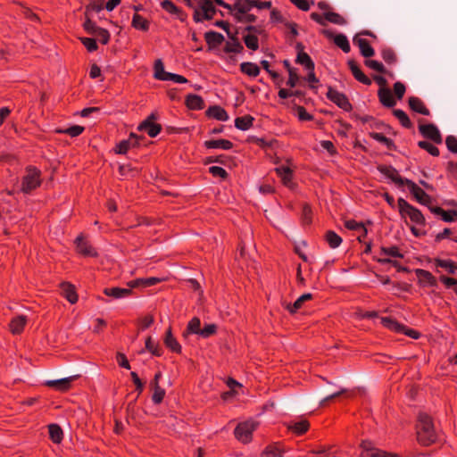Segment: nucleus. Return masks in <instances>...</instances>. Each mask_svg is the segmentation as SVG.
<instances>
[{
    "label": "nucleus",
    "mask_w": 457,
    "mask_h": 457,
    "mask_svg": "<svg viewBox=\"0 0 457 457\" xmlns=\"http://www.w3.org/2000/svg\"><path fill=\"white\" fill-rule=\"evenodd\" d=\"M370 136L375 140L386 145L388 148H391L392 146H394L393 141L391 139L386 137L384 135H382L380 133L374 132V133H371Z\"/></svg>",
    "instance_id": "5fc2aeb1"
},
{
    "label": "nucleus",
    "mask_w": 457,
    "mask_h": 457,
    "mask_svg": "<svg viewBox=\"0 0 457 457\" xmlns=\"http://www.w3.org/2000/svg\"><path fill=\"white\" fill-rule=\"evenodd\" d=\"M445 145L449 151L457 154V138L454 136H448L445 138Z\"/></svg>",
    "instance_id": "13d9d810"
},
{
    "label": "nucleus",
    "mask_w": 457,
    "mask_h": 457,
    "mask_svg": "<svg viewBox=\"0 0 457 457\" xmlns=\"http://www.w3.org/2000/svg\"><path fill=\"white\" fill-rule=\"evenodd\" d=\"M164 344L167 347H169L170 350L179 353L181 350L180 345L178 343L176 338L173 337L171 333V329L169 328L166 332L165 337H164Z\"/></svg>",
    "instance_id": "cd10ccee"
},
{
    "label": "nucleus",
    "mask_w": 457,
    "mask_h": 457,
    "mask_svg": "<svg viewBox=\"0 0 457 457\" xmlns=\"http://www.w3.org/2000/svg\"><path fill=\"white\" fill-rule=\"evenodd\" d=\"M308 428L309 422L306 420H299L288 424V428L298 435L303 434L307 431Z\"/></svg>",
    "instance_id": "a878e982"
},
{
    "label": "nucleus",
    "mask_w": 457,
    "mask_h": 457,
    "mask_svg": "<svg viewBox=\"0 0 457 457\" xmlns=\"http://www.w3.org/2000/svg\"><path fill=\"white\" fill-rule=\"evenodd\" d=\"M345 225L350 230H361L363 231V235H367V229L363 227V225L353 220H346Z\"/></svg>",
    "instance_id": "603ef678"
},
{
    "label": "nucleus",
    "mask_w": 457,
    "mask_h": 457,
    "mask_svg": "<svg viewBox=\"0 0 457 457\" xmlns=\"http://www.w3.org/2000/svg\"><path fill=\"white\" fill-rule=\"evenodd\" d=\"M209 171L215 177H220L222 179H226L228 177V172L223 168L219 166L210 167Z\"/></svg>",
    "instance_id": "e2e57ef3"
},
{
    "label": "nucleus",
    "mask_w": 457,
    "mask_h": 457,
    "mask_svg": "<svg viewBox=\"0 0 457 457\" xmlns=\"http://www.w3.org/2000/svg\"><path fill=\"white\" fill-rule=\"evenodd\" d=\"M378 96L381 104L386 107H394L396 104V100L392 96L390 89L386 87H380Z\"/></svg>",
    "instance_id": "4468645a"
},
{
    "label": "nucleus",
    "mask_w": 457,
    "mask_h": 457,
    "mask_svg": "<svg viewBox=\"0 0 457 457\" xmlns=\"http://www.w3.org/2000/svg\"><path fill=\"white\" fill-rule=\"evenodd\" d=\"M253 120L250 115L238 117L235 120V126L238 129L246 130L252 126Z\"/></svg>",
    "instance_id": "c9c22d12"
},
{
    "label": "nucleus",
    "mask_w": 457,
    "mask_h": 457,
    "mask_svg": "<svg viewBox=\"0 0 457 457\" xmlns=\"http://www.w3.org/2000/svg\"><path fill=\"white\" fill-rule=\"evenodd\" d=\"M365 64L368 67H370V69L375 70V71H377L378 72H382L383 73V72L386 71L384 65L381 62H378V61L367 60V61H365Z\"/></svg>",
    "instance_id": "680f3d73"
},
{
    "label": "nucleus",
    "mask_w": 457,
    "mask_h": 457,
    "mask_svg": "<svg viewBox=\"0 0 457 457\" xmlns=\"http://www.w3.org/2000/svg\"><path fill=\"white\" fill-rule=\"evenodd\" d=\"M206 114L209 116V117H212V118H215L219 120H228V113L226 112V111L218 106V105H213V106H211L207 111H206Z\"/></svg>",
    "instance_id": "b1692460"
},
{
    "label": "nucleus",
    "mask_w": 457,
    "mask_h": 457,
    "mask_svg": "<svg viewBox=\"0 0 457 457\" xmlns=\"http://www.w3.org/2000/svg\"><path fill=\"white\" fill-rule=\"evenodd\" d=\"M296 62L304 65L308 71L314 70V62L306 53H297Z\"/></svg>",
    "instance_id": "ea45409f"
},
{
    "label": "nucleus",
    "mask_w": 457,
    "mask_h": 457,
    "mask_svg": "<svg viewBox=\"0 0 457 457\" xmlns=\"http://www.w3.org/2000/svg\"><path fill=\"white\" fill-rule=\"evenodd\" d=\"M217 326L215 324H206L200 332V336L203 337H209L216 332Z\"/></svg>",
    "instance_id": "bf43d9fd"
},
{
    "label": "nucleus",
    "mask_w": 457,
    "mask_h": 457,
    "mask_svg": "<svg viewBox=\"0 0 457 457\" xmlns=\"http://www.w3.org/2000/svg\"><path fill=\"white\" fill-rule=\"evenodd\" d=\"M409 106L412 111L416 112L421 113L423 115L430 114L429 110L424 105L423 102L416 96H411L409 98Z\"/></svg>",
    "instance_id": "a211bd4d"
},
{
    "label": "nucleus",
    "mask_w": 457,
    "mask_h": 457,
    "mask_svg": "<svg viewBox=\"0 0 457 457\" xmlns=\"http://www.w3.org/2000/svg\"><path fill=\"white\" fill-rule=\"evenodd\" d=\"M415 272L420 283H425L429 286H436V280L429 271L418 269Z\"/></svg>",
    "instance_id": "bb28decb"
},
{
    "label": "nucleus",
    "mask_w": 457,
    "mask_h": 457,
    "mask_svg": "<svg viewBox=\"0 0 457 457\" xmlns=\"http://www.w3.org/2000/svg\"><path fill=\"white\" fill-rule=\"evenodd\" d=\"M204 145L208 148H221L224 150H228L233 146V144L226 139L209 140L205 141Z\"/></svg>",
    "instance_id": "c756f323"
},
{
    "label": "nucleus",
    "mask_w": 457,
    "mask_h": 457,
    "mask_svg": "<svg viewBox=\"0 0 457 457\" xmlns=\"http://www.w3.org/2000/svg\"><path fill=\"white\" fill-rule=\"evenodd\" d=\"M394 115L399 120L402 125L405 128H411L412 123L411 122L407 114L400 109H395L393 111Z\"/></svg>",
    "instance_id": "49530a36"
},
{
    "label": "nucleus",
    "mask_w": 457,
    "mask_h": 457,
    "mask_svg": "<svg viewBox=\"0 0 457 457\" xmlns=\"http://www.w3.org/2000/svg\"><path fill=\"white\" fill-rule=\"evenodd\" d=\"M405 186H407L411 191V193L414 195L415 199L421 204H424L429 208L432 206L431 197L426 194L424 190L420 188L414 182L410 179H406Z\"/></svg>",
    "instance_id": "0eeeda50"
},
{
    "label": "nucleus",
    "mask_w": 457,
    "mask_h": 457,
    "mask_svg": "<svg viewBox=\"0 0 457 457\" xmlns=\"http://www.w3.org/2000/svg\"><path fill=\"white\" fill-rule=\"evenodd\" d=\"M80 41L87 47V49L90 52H93L97 49V44L95 39L90 37H80Z\"/></svg>",
    "instance_id": "052dcab7"
},
{
    "label": "nucleus",
    "mask_w": 457,
    "mask_h": 457,
    "mask_svg": "<svg viewBox=\"0 0 457 457\" xmlns=\"http://www.w3.org/2000/svg\"><path fill=\"white\" fill-rule=\"evenodd\" d=\"M162 281V278L156 277H151L148 278H138L136 283H141L143 287L154 286Z\"/></svg>",
    "instance_id": "4d7b16f0"
},
{
    "label": "nucleus",
    "mask_w": 457,
    "mask_h": 457,
    "mask_svg": "<svg viewBox=\"0 0 457 457\" xmlns=\"http://www.w3.org/2000/svg\"><path fill=\"white\" fill-rule=\"evenodd\" d=\"M84 129H85L82 126L74 125L66 129H58L57 132L58 133H65V134L70 135L71 137H77V136L80 135L84 131Z\"/></svg>",
    "instance_id": "8fccbe9b"
},
{
    "label": "nucleus",
    "mask_w": 457,
    "mask_h": 457,
    "mask_svg": "<svg viewBox=\"0 0 457 457\" xmlns=\"http://www.w3.org/2000/svg\"><path fill=\"white\" fill-rule=\"evenodd\" d=\"M348 66L353 75L358 81L365 85L371 84V80L366 75L363 74V72L361 71V69L358 67V65L355 63L353 60L348 61Z\"/></svg>",
    "instance_id": "f3484780"
},
{
    "label": "nucleus",
    "mask_w": 457,
    "mask_h": 457,
    "mask_svg": "<svg viewBox=\"0 0 457 457\" xmlns=\"http://www.w3.org/2000/svg\"><path fill=\"white\" fill-rule=\"evenodd\" d=\"M49 436L54 443L59 444L62 439V429L57 424H50L48 426Z\"/></svg>",
    "instance_id": "e433bc0d"
},
{
    "label": "nucleus",
    "mask_w": 457,
    "mask_h": 457,
    "mask_svg": "<svg viewBox=\"0 0 457 457\" xmlns=\"http://www.w3.org/2000/svg\"><path fill=\"white\" fill-rule=\"evenodd\" d=\"M416 428L417 439L420 444L429 445L437 440V434L432 419L427 413L421 412L419 414Z\"/></svg>",
    "instance_id": "f257e3e1"
},
{
    "label": "nucleus",
    "mask_w": 457,
    "mask_h": 457,
    "mask_svg": "<svg viewBox=\"0 0 457 457\" xmlns=\"http://www.w3.org/2000/svg\"><path fill=\"white\" fill-rule=\"evenodd\" d=\"M162 6L166 11L170 12V13H177L179 12L178 7L170 0H164L162 2Z\"/></svg>",
    "instance_id": "774afa93"
},
{
    "label": "nucleus",
    "mask_w": 457,
    "mask_h": 457,
    "mask_svg": "<svg viewBox=\"0 0 457 457\" xmlns=\"http://www.w3.org/2000/svg\"><path fill=\"white\" fill-rule=\"evenodd\" d=\"M378 170L385 175L386 178L390 179L398 186H404L407 179H403L399 176L398 171L392 166L379 165L378 166Z\"/></svg>",
    "instance_id": "9d476101"
},
{
    "label": "nucleus",
    "mask_w": 457,
    "mask_h": 457,
    "mask_svg": "<svg viewBox=\"0 0 457 457\" xmlns=\"http://www.w3.org/2000/svg\"><path fill=\"white\" fill-rule=\"evenodd\" d=\"M76 248L77 251L87 256H96V253L92 249L91 245H89L83 237H78L76 241Z\"/></svg>",
    "instance_id": "412c9836"
},
{
    "label": "nucleus",
    "mask_w": 457,
    "mask_h": 457,
    "mask_svg": "<svg viewBox=\"0 0 457 457\" xmlns=\"http://www.w3.org/2000/svg\"><path fill=\"white\" fill-rule=\"evenodd\" d=\"M327 97L345 111H350L352 109V104L349 103L347 97L332 87H328Z\"/></svg>",
    "instance_id": "6e6552de"
},
{
    "label": "nucleus",
    "mask_w": 457,
    "mask_h": 457,
    "mask_svg": "<svg viewBox=\"0 0 457 457\" xmlns=\"http://www.w3.org/2000/svg\"><path fill=\"white\" fill-rule=\"evenodd\" d=\"M325 20L337 25H345L346 21L339 13L333 12H326L324 13Z\"/></svg>",
    "instance_id": "a19ab883"
},
{
    "label": "nucleus",
    "mask_w": 457,
    "mask_h": 457,
    "mask_svg": "<svg viewBox=\"0 0 457 457\" xmlns=\"http://www.w3.org/2000/svg\"><path fill=\"white\" fill-rule=\"evenodd\" d=\"M244 41L245 46L252 50H257L259 47L258 38L253 35H246Z\"/></svg>",
    "instance_id": "864d4df0"
},
{
    "label": "nucleus",
    "mask_w": 457,
    "mask_h": 457,
    "mask_svg": "<svg viewBox=\"0 0 457 457\" xmlns=\"http://www.w3.org/2000/svg\"><path fill=\"white\" fill-rule=\"evenodd\" d=\"M257 424L253 421L240 423L235 428L236 437L243 443H248L252 438V433L256 428Z\"/></svg>",
    "instance_id": "20e7f679"
},
{
    "label": "nucleus",
    "mask_w": 457,
    "mask_h": 457,
    "mask_svg": "<svg viewBox=\"0 0 457 457\" xmlns=\"http://www.w3.org/2000/svg\"><path fill=\"white\" fill-rule=\"evenodd\" d=\"M419 129L420 133L425 137L431 140H433L436 144H441L443 139L441 133L437 127L434 124H420L419 126Z\"/></svg>",
    "instance_id": "1a4fd4ad"
},
{
    "label": "nucleus",
    "mask_w": 457,
    "mask_h": 457,
    "mask_svg": "<svg viewBox=\"0 0 457 457\" xmlns=\"http://www.w3.org/2000/svg\"><path fill=\"white\" fill-rule=\"evenodd\" d=\"M132 26L137 29L147 30L148 21L138 14H134L132 19Z\"/></svg>",
    "instance_id": "de8ad7c7"
},
{
    "label": "nucleus",
    "mask_w": 457,
    "mask_h": 457,
    "mask_svg": "<svg viewBox=\"0 0 457 457\" xmlns=\"http://www.w3.org/2000/svg\"><path fill=\"white\" fill-rule=\"evenodd\" d=\"M435 263L437 267L445 269L450 274H454L457 270V266L450 260L436 259Z\"/></svg>",
    "instance_id": "79ce46f5"
},
{
    "label": "nucleus",
    "mask_w": 457,
    "mask_h": 457,
    "mask_svg": "<svg viewBox=\"0 0 457 457\" xmlns=\"http://www.w3.org/2000/svg\"><path fill=\"white\" fill-rule=\"evenodd\" d=\"M326 240L332 248L338 247L342 243V238L332 230L326 233Z\"/></svg>",
    "instance_id": "c03bdc74"
},
{
    "label": "nucleus",
    "mask_w": 457,
    "mask_h": 457,
    "mask_svg": "<svg viewBox=\"0 0 457 457\" xmlns=\"http://www.w3.org/2000/svg\"><path fill=\"white\" fill-rule=\"evenodd\" d=\"M198 4L199 9L203 12L204 19L212 20L214 13L216 12V8L212 4L210 0H195Z\"/></svg>",
    "instance_id": "ddd939ff"
},
{
    "label": "nucleus",
    "mask_w": 457,
    "mask_h": 457,
    "mask_svg": "<svg viewBox=\"0 0 457 457\" xmlns=\"http://www.w3.org/2000/svg\"><path fill=\"white\" fill-rule=\"evenodd\" d=\"M231 39L230 42H227L225 51L228 53H239L243 50V46L240 44L238 39L232 34L228 36Z\"/></svg>",
    "instance_id": "f704fd0d"
},
{
    "label": "nucleus",
    "mask_w": 457,
    "mask_h": 457,
    "mask_svg": "<svg viewBox=\"0 0 457 457\" xmlns=\"http://www.w3.org/2000/svg\"><path fill=\"white\" fill-rule=\"evenodd\" d=\"M381 321L383 325L386 328H388L391 330L401 332L411 338H419L420 333L413 329L406 328L403 325L398 323L396 320H394L390 318H382Z\"/></svg>",
    "instance_id": "423d86ee"
},
{
    "label": "nucleus",
    "mask_w": 457,
    "mask_h": 457,
    "mask_svg": "<svg viewBox=\"0 0 457 457\" xmlns=\"http://www.w3.org/2000/svg\"><path fill=\"white\" fill-rule=\"evenodd\" d=\"M137 129L144 130L151 137H154L160 133L162 127H161V125L154 123V122L143 121L139 124V126L137 127Z\"/></svg>",
    "instance_id": "aec40b11"
},
{
    "label": "nucleus",
    "mask_w": 457,
    "mask_h": 457,
    "mask_svg": "<svg viewBox=\"0 0 457 457\" xmlns=\"http://www.w3.org/2000/svg\"><path fill=\"white\" fill-rule=\"evenodd\" d=\"M240 70L250 77H256L260 73V68L253 62H242L240 64Z\"/></svg>",
    "instance_id": "72a5a7b5"
},
{
    "label": "nucleus",
    "mask_w": 457,
    "mask_h": 457,
    "mask_svg": "<svg viewBox=\"0 0 457 457\" xmlns=\"http://www.w3.org/2000/svg\"><path fill=\"white\" fill-rule=\"evenodd\" d=\"M253 7H255V0H244L243 3H236L233 5V10H237L240 13H247Z\"/></svg>",
    "instance_id": "4c0bfd02"
},
{
    "label": "nucleus",
    "mask_w": 457,
    "mask_h": 457,
    "mask_svg": "<svg viewBox=\"0 0 457 457\" xmlns=\"http://www.w3.org/2000/svg\"><path fill=\"white\" fill-rule=\"evenodd\" d=\"M382 56L383 59L388 63H393L396 60L395 54L391 49H384L382 51Z\"/></svg>",
    "instance_id": "0e129e2a"
},
{
    "label": "nucleus",
    "mask_w": 457,
    "mask_h": 457,
    "mask_svg": "<svg viewBox=\"0 0 457 457\" xmlns=\"http://www.w3.org/2000/svg\"><path fill=\"white\" fill-rule=\"evenodd\" d=\"M205 39L210 45H220L224 41V36L216 31H209L205 33Z\"/></svg>",
    "instance_id": "58836bf2"
},
{
    "label": "nucleus",
    "mask_w": 457,
    "mask_h": 457,
    "mask_svg": "<svg viewBox=\"0 0 457 457\" xmlns=\"http://www.w3.org/2000/svg\"><path fill=\"white\" fill-rule=\"evenodd\" d=\"M418 145L428 151L431 155L433 156H437L439 154V150L437 147H436L435 145H433L432 144L427 142V141H420L418 143Z\"/></svg>",
    "instance_id": "3c124183"
},
{
    "label": "nucleus",
    "mask_w": 457,
    "mask_h": 457,
    "mask_svg": "<svg viewBox=\"0 0 457 457\" xmlns=\"http://www.w3.org/2000/svg\"><path fill=\"white\" fill-rule=\"evenodd\" d=\"M104 294L114 299H121L129 296L131 294V289L120 287H106L104 289Z\"/></svg>",
    "instance_id": "dca6fc26"
},
{
    "label": "nucleus",
    "mask_w": 457,
    "mask_h": 457,
    "mask_svg": "<svg viewBox=\"0 0 457 457\" xmlns=\"http://www.w3.org/2000/svg\"><path fill=\"white\" fill-rule=\"evenodd\" d=\"M78 376H71L64 378L54 379V380H47L45 382V385L50 387H54L58 390H66L70 387L71 383L77 378Z\"/></svg>",
    "instance_id": "f8f14e48"
},
{
    "label": "nucleus",
    "mask_w": 457,
    "mask_h": 457,
    "mask_svg": "<svg viewBox=\"0 0 457 457\" xmlns=\"http://www.w3.org/2000/svg\"><path fill=\"white\" fill-rule=\"evenodd\" d=\"M276 172L281 178L282 182L287 187L292 186L291 175L292 170L288 167L280 166L276 168Z\"/></svg>",
    "instance_id": "c85d7f7f"
},
{
    "label": "nucleus",
    "mask_w": 457,
    "mask_h": 457,
    "mask_svg": "<svg viewBox=\"0 0 457 457\" xmlns=\"http://www.w3.org/2000/svg\"><path fill=\"white\" fill-rule=\"evenodd\" d=\"M201 321L197 317L193 318L187 324V329L183 332V337L186 339H188L191 334H195L200 336L201 332Z\"/></svg>",
    "instance_id": "6ab92c4d"
},
{
    "label": "nucleus",
    "mask_w": 457,
    "mask_h": 457,
    "mask_svg": "<svg viewBox=\"0 0 457 457\" xmlns=\"http://www.w3.org/2000/svg\"><path fill=\"white\" fill-rule=\"evenodd\" d=\"M26 323V317L25 316H18L12 320L10 323V329L12 333L13 334H20Z\"/></svg>",
    "instance_id": "473e14b6"
},
{
    "label": "nucleus",
    "mask_w": 457,
    "mask_h": 457,
    "mask_svg": "<svg viewBox=\"0 0 457 457\" xmlns=\"http://www.w3.org/2000/svg\"><path fill=\"white\" fill-rule=\"evenodd\" d=\"M152 389L154 391V395H153L154 403H160L165 395L164 389H162L160 386H156V387H153Z\"/></svg>",
    "instance_id": "6e6d98bb"
},
{
    "label": "nucleus",
    "mask_w": 457,
    "mask_h": 457,
    "mask_svg": "<svg viewBox=\"0 0 457 457\" xmlns=\"http://www.w3.org/2000/svg\"><path fill=\"white\" fill-rule=\"evenodd\" d=\"M362 453L361 457H398L396 454L389 453L376 448L371 441L363 440L361 443Z\"/></svg>",
    "instance_id": "39448f33"
},
{
    "label": "nucleus",
    "mask_w": 457,
    "mask_h": 457,
    "mask_svg": "<svg viewBox=\"0 0 457 457\" xmlns=\"http://www.w3.org/2000/svg\"><path fill=\"white\" fill-rule=\"evenodd\" d=\"M312 298V295L310 293H306L302 295L293 304L286 303V308L291 312L295 313L298 309H300L303 303L309 301Z\"/></svg>",
    "instance_id": "393cba45"
},
{
    "label": "nucleus",
    "mask_w": 457,
    "mask_h": 457,
    "mask_svg": "<svg viewBox=\"0 0 457 457\" xmlns=\"http://www.w3.org/2000/svg\"><path fill=\"white\" fill-rule=\"evenodd\" d=\"M41 183L40 171L36 168L27 169V174L22 179L21 190L24 193H29L37 188Z\"/></svg>",
    "instance_id": "7ed1b4c3"
},
{
    "label": "nucleus",
    "mask_w": 457,
    "mask_h": 457,
    "mask_svg": "<svg viewBox=\"0 0 457 457\" xmlns=\"http://www.w3.org/2000/svg\"><path fill=\"white\" fill-rule=\"evenodd\" d=\"M145 348L151 352L155 356L162 355V349L160 348L158 344H154L151 337L146 338L145 340Z\"/></svg>",
    "instance_id": "09e8293b"
},
{
    "label": "nucleus",
    "mask_w": 457,
    "mask_h": 457,
    "mask_svg": "<svg viewBox=\"0 0 457 457\" xmlns=\"http://www.w3.org/2000/svg\"><path fill=\"white\" fill-rule=\"evenodd\" d=\"M353 43L357 45L360 48L361 54L368 58L371 57L375 54L374 49L370 46L368 40L364 38H360L358 36H355L353 39Z\"/></svg>",
    "instance_id": "2eb2a0df"
},
{
    "label": "nucleus",
    "mask_w": 457,
    "mask_h": 457,
    "mask_svg": "<svg viewBox=\"0 0 457 457\" xmlns=\"http://www.w3.org/2000/svg\"><path fill=\"white\" fill-rule=\"evenodd\" d=\"M394 91L395 94V96L398 99H402L404 93H405V86L402 82H395L394 85Z\"/></svg>",
    "instance_id": "338daca9"
},
{
    "label": "nucleus",
    "mask_w": 457,
    "mask_h": 457,
    "mask_svg": "<svg viewBox=\"0 0 457 457\" xmlns=\"http://www.w3.org/2000/svg\"><path fill=\"white\" fill-rule=\"evenodd\" d=\"M164 71V66L162 60L158 59L154 62V78L160 80H166V74H169Z\"/></svg>",
    "instance_id": "37998d69"
},
{
    "label": "nucleus",
    "mask_w": 457,
    "mask_h": 457,
    "mask_svg": "<svg viewBox=\"0 0 457 457\" xmlns=\"http://www.w3.org/2000/svg\"><path fill=\"white\" fill-rule=\"evenodd\" d=\"M137 145H138V137L136 134L131 133L129 139L122 140L121 142L119 143V145H117V147H118L117 153L123 154L128 151V149L129 147L136 146Z\"/></svg>",
    "instance_id": "4be33fe9"
},
{
    "label": "nucleus",
    "mask_w": 457,
    "mask_h": 457,
    "mask_svg": "<svg viewBox=\"0 0 457 457\" xmlns=\"http://www.w3.org/2000/svg\"><path fill=\"white\" fill-rule=\"evenodd\" d=\"M186 104L190 109L200 110L204 108V101L202 97L197 95H188L186 99Z\"/></svg>",
    "instance_id": "7c9ffc66"
},
{
    "label": "nucleus",
    "mask_w": 457,
    "mask_h": 457,
    "mask_svg": "<svg viewBox=\"0 0 457 457\" xmlns=\"http://www.w3.org/2000/svg\"><path fill=\"white\" fill-rule=\"evenodd\" d=\"M261 457H284L283 450L278 444L270 445L266 447Z\"/></svg>",
    "instance_id": "2f4dec72"
},
{
    "label": "nucleus",
    "mask_w": 457,
    "mask_h": 457,
    "mask_svg": "<svg viewBox=\"0 0 457 457\" xmlns=\"http://www.w3.org/2000/svg\"><path fill=\"white\" fill-rule=\"evenodd\" d=\"M429 210L434 214L440 215L442 220L446 222L454 221V218L450 214V212H445L442 208L436 206H429Z\"/></svg>",
    "instance_id": "a18cd8bd"
},
{
    "label": "nucleus",
    "mask_w": 457,
    "mask_h": 457,
    "mask_svg": "<svg viewBox=\"0 0 457 457\" xmlns=\"http://www.w3.org/2000/svg\"><path fill=\"white\" fill-rule=\"evenodd\" d=\"M288 73H289V79H288L287 84L289 87H294L296 86V83H297V81L299 79V77H298L295 70L293 69V68H289V72Z\"/></svg>",
    "instance_id": "69168bd1"
},
{
    "label": "nucleus",
    "mask_w": 457,
    "mask_h": 457,
    "mask_svg": "<svg viewBox=\"0 0 457 457\" xmlns=\"http://www.w3.org/2000/svg\"><path fill=\"white\" fill-rule=\"evenodd\" d=\"M397 204L399 212L402 216H408L412 222L417 224L425 223V218L419 209L411 205L403 198H399Z\"/></svg>",
    "instance_id": "f03ea898"
},
{
    "label": "nucleus",
    "mask_w": 457,
    "mask_h": 457,
    "mask_svg": "<svg viewBox=\"0 0 457 457\" xmlns=\"http://www.w3.org/2000/svg\"><path fill=\"white\" fill-rule=\"evenodd\" d=\"M322 33L328 37V38H334L335 44L339 46L345 53H349L351 50L349 41L344 34H338L336 37H334V34L328 30L324 29Z\"/></svg>",
    "instance_id": "9b49d317"
},
{
    "label": "nucleus",
    "mask_w": 457,
    "mask_h": 457,
    "mask_svg": "<svg viewBox=\"0 0 457 457\" xmlns=\"http://www.w3.org/2000/svg\"><path fill=\"white\" fill-rule=\"evenodd\" d=\"M62 294L71 303H75L78 300V295L75 292L74 287L70 283H62L61 285Z\"/></svg>",
    "instance_id": "5701e85b"
}]
</instances>
